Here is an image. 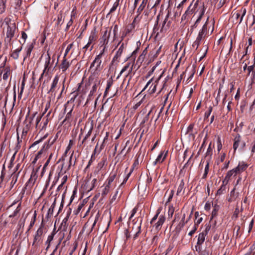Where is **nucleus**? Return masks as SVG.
<instances>
[{
  "instance_id": "052dcab7",
  "label": "nucleus",
  "mask_w": 255,
  "mask_h": 255,
  "mask_svg": "<svg viewBox=\"0 0 255 255\" xmlns=\"http://www.w3.org/2000/svg\"><path fill=\"white\" fill-rule=\"evenodd\" d=\"M47 136V134H45L42 137H41L38 140H37L35 141V142H34V143L31 145V146L32 147V146H33L38 144L39 143L41 142L43 140H44L45 138H46Z\"/></svg>"
},
{
  "instance_id": "423d86ee",
  "label": "nucleus",
  "mask_w": 255,
  "mask_h": 255,
  "mask_svg": "<svg viewBox=\"0 0 255 255\" xmlns=\"http://www.w3.org/2000/svg\"><path fill=\"white\" fill-rule=\"evenodd\" d=\"M102 58L96 56L94 60L92 62L90 67V70L95 73L96 71H100L102 68L101 66Z\"/></svg>"
},
{
  "instance_id": "393cba45",
  "label": "nucleus",
  "mask_w": 255,
  "mask_h": 255,
  "mask_svg": "<svg viewBox=\"0 0 255 255\" xmlns=\"http://www.w3.org/2000/svg\"><path fill=\"white\" fill-rule=\"evenodd\" d=\"M22 49V46H21L20 48H18L14 50L11 54L10 56L14 59H17L19 57V52L21 51Z\"/></svg>"
},
{
  "instance_id": "c03bdc74",
  "label": "nucleus",
  "mask_w": 255,
  "mask_h": 255,
  "mask_svg": "<svg viewBox=\"0 0 255 255\" xmlns=\"http://www.w3.org/2000/svg\"><path fill=\"white\" fill-rule=\"evenodd\" d=\"M21 210L20 204H19L13 213L9 216V218H13L17 216V215L19 213V211Z\"/></svg>"
},
{
  "instance_id": "5fc2aeb1",
  "label": "nucleus",
  "mask_w": 255,
  "mask_h": 255,
  "mask_svg": "<svg viewBox=\"0 0 255 255\" xmlns=\"http://www.w3.org/2000/svg\"><path fill=\"white\" fill-rule=\"evenodd\" d=\"M73 46V43H72L67 46V47L65 50V52L63 57L66 58V56L67 55L68 53H69V52L70 51L71 49L72 48Z\"/></svg>"
},
{
  "instance_id": "5701e85b",
  "label": "nucleus",
  "mask_w": 255,
  "mask_h": 255,
  "mask_svg": "<svg viewBox=\"0 0 255 255\" xmlns=\"http://www.w3.org/2000/svg\"><path fill=\"white\" fill-rule=\"evenodd\" d=\"M213 154V150L211 147V143L208 146L207 151L205 154V157L207 158L208 160H211L212 156Z\"/></svg>"
},
{
  "instance_id": "6e6552de",
  "label": "nucleus",
  "mask_w": 255,
  "mask_h": 255,
  "mask_svg": "<svg viewBox=\"0 0 255 255\" xmlns=\"http://www.w3.org/2000/svg\"><path fill=\"white\" fill-rule=\"evenodd\" d=\"M132 222H133V226L132 228L131 232L134 231L133 239L135 240L141 233L142 220L141 219L138 223H137V221L134 222V220H133Z\"/></svg>"
},
{
  "instance_id": "58836bf2",
  "label": "nucleus",
  "mask_w": 255,
  "mask_h": 255,
  "mask_svg": "<svg viewBox=\"0 0 255 255\" xmlns=\"http://www.w3.org/2000/svg\"><path fill=\"white\" fill-rule=\"evenodd\" d=\"M168 17H169L168 14H167L166 15V17L165 18L164 21H163L162 27L160 30V33H164V32H166L167 29L165 27V25L166 24V23L168 20Z\"/></svg>"
},
{
  "instance_id": "dca6fc26",
  "label": "nucleus",
  "mask_w": 255,
  "mask_h": 255,
  "mask_svg": "<svg viewBox=\"0 0 255 255\" xmlns=\"http://www.w3.org/2000/svg\"><path fill=\"white\" fill-rule=\"evenodd\" d=\"M125 47H126V45H125V43H122L121 44L119 49L117 51L115 55L114 56V57L113 59V60H112L113 62L114 61L118 60L121 57Z\"/></svg>"
},
{
  "instance_id": "09e8293b",
  "label": "nucleus",
  "mask_w": 255,
  "mask_h": 255,
  "mask_svg": "<svg viewBox=\"0 0 255 255\" xmlns=\"http://www.w3.org/2000/svg\"><path fill=\"white\" fill-rule=\"evenodd\" d=\"M226 156V154L225 153H223L221 154V156L216 161L217 165L220 164V163L223 162L224 161Z\"/></svg>"
},
{
  "instance_id": "13d9d810",
  "label": "nucleus",
  "mask_w": 255,
  "mask_h": 255,
  "mask_svg": "<svg viewBox=\"0 0 255 255\" xmlns=\"http://www.w3.org/2000/svg\"><path fill=\"white\" fill-rule=\"evenodd\" d=\"M146 5L142 3H141V4H140V5L139 6V7H138L137 9V13L139 14H140V13H141V12L143 11V10L144 9V8H145Z\"/></svg>"
},
{
  "instance_id": "79ce46f5",
  "label": "nucleus",
  "mask_w": 255,
  "mask_h": 255,
  "mask_svg": "<svg viewBox=\"0 0 255 255\" xmlns=\"http://www.w3.org/2000/svg\"><path fill=\"white\" fill-rule=\"evenodd\" d=\"M132 172V169H130L129 172L127 174V175L125 177L123 182L119 186V188H121L122 186H123L125 184H126V183L128 180L129 176H130Z\"/></svg>"
},
{
  "instance_id": "de8ad7c7",
  "label": "nucleus",
  "mask_w": 255,
  "mask_h": 255,
  "mask_svg": "<svg viewBox=\"0 0 255 255\" xmlns=\"http://www.w3.org/2000/svg\"><path fill=\"white\" fill-rule=\"evenodd\" d=\"M130 63H128L123 68V69H122V70L121 71L119 75L117 77V79H119V77L121 76V75L124 72H125L126 71H127L129 68V66H130Z\"/></svg>"
},
{
  "instance_id": "20e7f679",
  "label": "nucleus",
  "mask_w": 255,
  "mask_h": 255,
  "mask_svg": "<svg viewBox=\"0 0 255 255\" xmlns=\"http://www.w3.org/2000/svg\"><path fill=\"white\" fill-rule=\"evenodd\" d=\"M54 59H53L51 61L50 54L47 52L46 57L45 58V62L44 63V70L40 75L39 80H41L42 79L44 74L45 75V76H46L48 74L49 70L52 68V66L54 63Z\"/></svg>"
},
{
  "instance_id": "338daca9",
  "label": "nucleus",
  "mask_w": 255,
  "mask_h": 255,
  "mask_svg": "<svg viewBox=\"0 0 255 255\" xmlns=\"http://www.w3.org/2000/svg\"><path fill=\"white\" fill-rule=\"evenodd\" d=\"M201 41V40L199 39L198 38H197L196 40L193 42L192 46L196 47V48L197 49L200 44Z\"/></svg>"
},
{
  "instance_id": "f03ea898",
  "label": "nucleus",
  "mask_w": 255,
  "mask_h": 255,
  "mask_svg": "<svg viewBox=\"0 0 255 255\" xmlns=\"http://www.w3.org/2000/svg\"><path fill=\"white\" fill-rule=\"evenodd\" d=\"M44 227L42 224H41L39 228L36 232L34 236L32 246L35 248H38L43 242Z\"/></svg>"
},
{
  "instance_id": "4468645a",
  "label": "nucleus",
  "mask_w": 255,
  "mask_h": 255,
  "mask_svg": "<svg viewBox=\"0 0 255 255\" xmlns=\"http://www.w3.org/2000/svg\"><path fill=\"white\" fill-rule=\"evenodd\" d=\"M248 167V164L245 162H240L238 165L234 168L235 171L237 174L241 173V172L245 171Z\"/></svg>"
},
{
  "instance_id": "aec40b11",
  "label": "nucleus",
  "mask_w": 255,
  "mask_h": 255,
  "mask_svg": "<svg viewBox=\"0 0 255 255\" xmlns=\"http://www.w3.org/2000/svg\"><path fill=\"white\" fill-rule=\"evenodd\" d=\"M55 139H54L51 142L50 144H49V143H45L44 144V145H43L42 148L38 152V153L36 154V155L35 156V157H36L37 158L39 159L40 158L41 155L42 154L44 149L45 148H46V149L48 148L49 147V146L54 143V142L55 141Z\"/></svg>"
},
{
  "instance_id": "a19ab883",
  "label": "nucleus",
  "mask_w": 255,
  "mask_h": 255,
  "mask_svg": "<svg viewBox=\"0 0 255 255\" xmlns=\"http://www.w3.org/2000/svg\"><path fill=\"white\" fill-rule=\"evenodd\" d=\"M118 29H119L118 25L117 24H115L114 26L113 30V35H114L113 37V41H115L116 40V39L117 38V35L118 32Z\"/></svg>"
},
{
  "instance_id": "f8f14e48",
  "label": "nucleus",
  "mask_w": 255,
  "mask_h": 255,
  "mask_svg": "<svg viewBox=\"0 0 255 255\" xmlns=\"http://www.w3.org/2000/svg\"><path fill=\"white\" fill-rule=\"evenodd\" d=\"M167 153V151L166 152L161 151L155 160L153 162V165L155 166L157 163H162L166 158Z\"/></svg>"
},
{
  "instance_id": "473e14b6",
  "label": "nucleus",
  "mask_w": 255,
  "mask_h": 255,
  "mask_svg": "<svg viewBox=\"0 0 255 255\" xmlns=\"http://www.w3.org/2000/svg\"><path fill=\"white\" fill-rule=\"evenodd\" d=\"M246 9L245 8H244L243 10H241L240 12L236 13V18H239L241 15V14L242 13V16H241V18L240 19V22H239L240 23H241V22L242 21V20L243 19V17L245 16V15L246 14ZM235 14V13L234 14V15Z\"/></svg>"
},
{
  "instance_id": "cd10ccee",
  "label": "nucleus",
  "mask_w": 255,
  "mask_h": 255,
  "mask_svg": "<svg viewBox=\"0 0 255 255\" xmlns=\"http://www.w3.org/2000/svg\"><path fill=\"white\" fill-rule=\"evenodd\" d=\"M51 111H52V110H50L47 113L46 116V119H45L44 118L43 119V126L42 127V128H41V130H43V129H44L46 128V127H47V125L48 124V123L49 122V119L48 118V117L50 115L51 113Z\"/></svg>"
},
{
  "instance_id": "ea45409f",
  "label": "nucleus",
  "mask_w": 255,
  "mask_h": 255,
  "mask_svg": "<svg viewBox=\"0 0 255 255\" xmlns=\"http://www.w3.org/2000/svg\"><path fill=\"white\" fill-rule=\"evenodd\" d=\"M110 188H111L110 185L106 184V186H105L103 190V191L102 193V196L103 197L106 196L109 192Z\"/></svg>"
},
{
  "instance_id": "bb28decb",
  "label": "nucleus",
  "mask_w": 255,
  "mask_h": 255,
  "mask_svg": "<svg viewBox=\"0 0 255 255\" xmlns=\"http://www.w3.org/2000/svg\"><path fill=\"white\" fill-rule=\"evenodd\" d=\"M117 176V173L115 172H112L110 175L109 177L107 180V184L111 185L112 183L114 181V180L115 179L116 177Z\"/></svg>"
},
{
  "instance_id": "4be33fe9",
  "label": "nucleus",
  "mask_w": 255,
  "mask_h": 255,
  "mask_svg": "<svg viewBox=\"0 0 255 255\" xmlns=\"http://www.w3.org/2000/svg\"><path fill=\"white\" fill-rule=\"evenodd\" d=\"M73 111V107L70 109L69 111L67 113L66 115V117L64 121H63V123L65 122H67L70 124L72 122V112Z\"/></svg>"
},
{
  "instance_id": "a211bd4d",
  "label": "nucleus",
  "mask_w": 255,
  "mask_h": 255,
  "mask_svg": "<svg viewBox=\"0 0 255 255\" xmlns=\"http://www.w3.org/2000/svg\"><path fill=\"white\" fill-rule=\"evenodd\" d=\"M234 143L233 144V148L236 151L239 146V143L241 140V136L239 134H237L234 138Z\"/></svg>"
},
{
  "instance_id": "bf43d9fd",
  "label": "nucleus",
  "mask_w": 255,
  "mask_h": 255,
  "mask_svg": "<svg viewBox=\"0 0 255 255\" xmlns=\"http://www.w3.org/2000/svg\"><path fill=\"white\" fill-rule=\"evenodd\" d=\"M63 20V15L62 13H59L57 16V25H61L62 24L61 21Z\"/></svg>"
},
{
  "instance_id": "69168bd1",
  "label": "nucleus",
  "mask_w": 255,
  "mask_h": 255,
  "mask_svg": "<svg viewBox=\"0 0 255 255\" xmlns=\"http://www.w3.org/2000/svg\"><path fill=\"white\" fill-rule=\"evenodd\" d=\"M225 190V187L223 185L221 186V187L218 190L217 192V195H220L224 193V191Z\"/></svg>"
},
{
  "instance_id": "49530a36",
  "label": "nucleus",
  "mask_w": 255,
  "mask_h": 255,
  "mask_svg": "<svg viewBox=\"0 0 255 255\" xmlns=\"http://www.w3.org/2000/svg\"><path fill=\"white\" fill-rule=\"evenodd\" d=\"M175 211L174 207L173 205H170L168 207V216L169 217L171 218L172 217L174 212Z\"/></svg>"
},
{
  "instance_id": "c9c22d12",
  "label": "nucleus",
  "mask_w": 255,
  "mask_h": 255,
  "mask_svg": "<svg viewBox=\"0 0 255 255\" xmlns=\"http://www.w3.org/2000/svg\"><path fill=\"white\" fill-rule=\"evenodd\" d=\"M12 178H11V181L10 182V186L11 188H12L14 185L16 183L17 180L18 176V173L17 174H14V173H13L11 175Z\"/></svg>"
},
{
  "instance_id": "a878e982",
  "label": "nucleus",
  "mask_w": 255,
  "mask_h": 255,
  "mask_svg": "<svg viewBox=\"0 0 255 255\" xmlns=\"http://www.w3.org/2000/svg\"><path fill=\"white\" fill-rule=\"evenodd\" d=\"M4 74H3L2 78L4 80H7L9 76L11 74V70L10 67L7 66L4 69Z\"/></svg>"
},
{
  "instance_id": "0e129e2a",
  "label": "nucleus",
  "mask_w": 255,
  "mask_h": 255,
  "mask_svg": "<svg viewBox=\"0 0 255 255\" xmlns=\"http://www.w3.org/2000/svg\"><path fill=\"white\" fill-rule=\"evenodd\" d=\"M92 132V128H90V129L88 131L83 139L82 140V143H84L85 141L89 138V137L91 135Z\"/></svg>"
},
{
  "instance_id": "412c9836",
  "label": "nucleus",
  "mask_w": 255,
  "mask_h": 255,
  "mask_svg": "<svg viewBox=\"0 0 255 255\" xmlns=\"http://www.w3.org/2000/svg\"><path fill=\"white\" fill-rule=\"evenodd\" d=\"M220 209V206L218 205V204H215L214 206H213V210L212 212V214H211V219H210V220H213V219L216 217V216H217L218 215V212L219 211Z\"/></svg>"
},
{
  "instance_id": "f704fd0d",
  "label": "nucleus",
  "mask_w": 255,
  "mask_h": 255,
  "mask_svg": "<svg viewBox=\"0 0 255 255\" xmlns=\"http://www.w3.org/2000/svg\"><path fill=\"white\" fill-rule=\"evenodd\" d=\"M55 201L51 205V207L49 209L47 214L46 215V218H48L53 215V210L55 206Z\"/></svg>"
},
{
  "instance_id": "774afa93",
  "label": "nucleus",
  "mask_w": 255,
  "mask_h": 255,
  "mask_svg": "<svg viewBox=\"0 0 255 255\" xmlns=\"http://www.w3.org/2000/svg\"><path fill=\"white\" fill-rule=\"evenodd\" d=\"M134 28H133V26L128 25L127 27V28L126 29V32H127V33H128V34L130 33H131L134 30Z\"/></svg>"
},
{
  "instance_id": "864d4df0",
  "label": "nucleus",
  "mask_w": 255,
  "mask_h": 255,
  "mask_svg": "<svg viewBox=\"0 0 255 255\" xmlns=\"http://www.w3.org/2000/svg\"><path fill=\"white\" fill-rule=\"evenodd\" d=\"M24 86H25V79L24 78L23 80H22V83H21V88H20V91L18 93V97L21 98L22 94V93L23 92V90H24Z\"/></svg>"
},
{
  "instance_id": "c756f323",
  "label": "nucleus",
  "mask_w": 255,
  "mask_h": 255,
  "mask_svg": "<svg viewBox=\"0 0 255 255\" xmlns=\"http://www.w3.org/2000/svg\"><path fill=\"white\" fill-rule=\"evenodd\" d=\"M33 47L34 46L33 43H31L27 46V48H26V55L24 57V60H25L26 57H29L30 56Z\"/></svg>"
},
{
  "instance_id": "9d476101",
  "label": "nucleus",
  "mask_w": 255,
  "mask_h": 255,
  "mask_svg": "<svg viewBox=\"0 0 255 255\" xmlns=\"http://www.w3.org/2000/svg\"><path fill=\"white\" fill-rule=\"evenodd\" d=\"M37 170L36 171L34 170V169L32 170L31 173L30 177L26 183V187H29V188H31L34 184L37 178Z\"/></svg>"
},
{
  "instance_id": "6e6d98bb",
  "label": "nucleus",
  "mask_w": 255,
  "mask_h": 255,
  "mask_svg": "<svg viewBox=\"0 0 255 255\" xmlns=\"http://www.w3.org/2000/svg\"><path fill=\"white\" fill-rule=\"evenodd\" d=\"M95 159V156H94V154H92V155L91 157V159L89 160V161L88 162V165L85 168V170H86L87 169H88L90 167V165L93 163V162Z\"/></svg>"
},
{
  "instance_id": "3c124183",
  "label": "nucleus",
  "mask_w": 255,
  "mask_h": 255,
  "mask_svg": "<svg viewBox=\"0 0 255 255\" xmlns=\"http://www.w3.org/2000/svg\"><path fill=\"white\" fill-rule=\"evenodd\" d=\"M101 47H103L102 50L100 51V53L98 55H97L96 56L102 58L104 54L105 51L107 47V45L101 44Z\"/></svg>"
},
{
  "instance_id": "37998d69",
  "label": "nucleus",
  "mask_w": 255,
  "mask_h": 255,
  "mask_svg": "<svg viewBox=\"0 0 255 255\" xmlns=\"http://www.w3.org/2000/svg\"><path fill=\"white\" fill-rule=\"evenodd\" d=\"M143 15L145 16H147L148 15V13L147 12L144 11L143 15L140 16H139L140 14H138L137 15V16L134 18V19L133 20V23L138 22L140 19H141Z\"/></svg>"
},
{
  "instance_id": "1a4fd4ad",
  "label": "nucleus",
  "mask_w": 255,
  "mask_h": 255,
  "mask_svg": "<svg viewBox=\"0 0 255 255\" xmlns=\"http://www.w3.org/2000/svg\"><path fill=\"white\" fill-rule=\"evenodd\" d=\"M211 226L209 225H206V228L204 231L200 233L198 235L197 244L201 245L205 241V237L206 236L208 232L210 230Z\"/></svg>"
},
{
  "instance_id": "7ed1b4c3",
  "label": "nucleus",
  "mask_w": 255,
  "mask_h": 255,
  "mask_svg": "<svg viewBox=\"0 0 255 255\" xmlns=\"http://www.w3.org/2000/svg\"><path fill=\"white\" fill-rule=\"evenodd\" d=\"M16 30V26L14 23L7 24L6 30V37L4 38L5 44L10 43L12 38L13 37Z\"/></svg>"
},
{
  "instance_id": "9b49d317",
  "label": "nucleus",
  "mask_w": 255,
  "mask_h": 255,
  "mask_svg": "<svg viewBox=\"0 0 255 255\" xmlns=\"http://www.w3.org/2000/svg\"><path fill=\"white\" fill-rule=\"evenodd\" d=\"M165 217L164 215H161L159 216L157 222L153 225V227L157 231H159L161 229L163 224L165 221Z\"/></svg>"
},
{
  "instance_id": "4d7b16f0",
  "label": "nucleus",
  "mask_w": 255,
  "mask_h": 255,
  "mask_svg": "<svg viewBox=\"0 0 255 255\" xmlns=\"http://www.w3.org/2000/svg\"><path fill=\"white\" fill-rule=\"evenodd\" d=\"M212 109H213L212 107H211V106L209 107L208 110L207 111H206L205 113L204 120H206L209 118L211 113H212Z\"/></svg>"
},
{
  "instance_id": "f3484780",
  "label": "nucleus",
  "mask_w": 255,
  "mask_h": 255,
  "mask_svg": "<svg viewBox=\"0 0 255 255\" xmlns=\"http://www.w3.org/2000/svg\"><path fill=\"white\" fill-rule=\"evenodd\" d=\"M70 64L66 59V58L63 57L61 64L59 65V68L62 70L63 72H65L70 66Z\"/></svg>"
},
{
  "instance_id": "0eeeda50",
  "label": "nucleus",
  "mask_w": 255,
  "mask_h": 255,
  "mask_svg": "<svg viewBox=\"0 0 255 255\" xmlns=\"http://www.w3.org/2000/svg\"><path fill=\"white\" fill-rule=\"evenodd\" d=\"M59 80V76L56 75L52 80L50 88L48 91V93L51 94V95L53 94L54 96H55L57 89L59 88L60 86V84L58 83Z\"/></svg>"
},
{
  "instance_id": "4c0bfd02",
  "label": "nucleus",
  "mask_w": 255,
  "mask_h": 255,
  "mask_svg": "<svg viewBox=\"0 0 255 255\" xmlns=\"http://www.w3.org/2000/svg\"><path fill=\"white\" fill-rule=\"evenodd\" d=\"M159 19V16L158 15L157 17V20L154 25V27L153 29V32L154 33H156V35H158L160 32V31H159V27L158 26Z\"/></svg>"
},
{
  "instance_id": "b1692460",
  "label": "nucleus",
  "mask_w": 255,
  "mask_h": 255,
  "mask_svg": "<svg viewBox=\"0 0 255 255\" xmlns=\"http://www.w3.org/2000/svg\"><path fill=\"white\" fill-rule=\"evenodd\" d=\"M113 83V80L112 77H111L107 80V87L104 92V97H106L107 95V93L109 92L110 88L112 86Z\"/></svg>"
},
{
  "instance_id": "6ab92c4d",
  "label": "nucleus",
  "mask_w": 255,
  "mask_h": 255,
  "mask_svg": "<svg viewBox=\"0 0 255 255\" xmlns=\"http://www.w3.org/2000/svg\"><path fill=\"white\" fill-rule=\"evenodd\" d=\"M55 235V233L54 232H52V233L48 236L47 241L45 242V245L47 246L46 248V251H47L50 248L51 242L53 240Z\"/></svg>"
},
{
  "instance_id": "39448f33",
  "label": "nucleus",
  "mask_w": 255,
  "mask_h": 255,
  "mask_svg": "<svg viewBox=\"0 0 255 255\" xmlns=\"http://www.w3.org/2000/svg\"><path fill=\"white\" fill-rule=\"evenodd\" d=\"M112 27H106L105 30L102 32L101 36L99 39L100 44L102 45H108L111 34Z\"/></svg>"
},
{
  "instance_id": "603ef678",
  "label": "nucleus",
  "mask_w": 255,
  "mask_h": 255,
  "mask_svg": "<svg viewBox=\"0 0 255 255\" xmlns=\"http://www.w3.org/2000/svg\"><path fill=\"white\" fill-rule=\"evenodd\" d=\"M97 84H96V83H95L94 85L92 86V89L90 92V93L89 94V97L92 96L94 94V93L97 91Z\"/></svg>"
},
{
  "instance_id": "680f3d73",
  "label": "nucleus",
  "mask_w": 255,
  "mask_h": 255,
  "mask_svg": "<svg viewBox=\"0 0 255 255\" xmlns=\"http://www.w3.org/2000/svg\"><path fill=\"white\" fill-rule=\"evenodd\" d=\"M50 101H48L46 103L45 107V109H44V112H43V113L42 114V116H44V115L47 112V111L50 108Z\"/></svg>"
},
{
  "instance_id": "ddd939ff",
  "label": "nucleus",
  "mask_w": 255,
  "mask_h": 255,
  "mask_svg": "<svg viewBox=\"0 0 255 255\" xmlns=\"http://www.w3.org/2000/svg\"><path fill=\"white\" fill-rule=\"evenodd\" d=\"M208 20L209 17L207 18L205 23L203 26L201 30L199 31L197 37L199 39L202 40L203 38H204L207 32V24Z\"/></svg>"
},
{
  "instance_id": "a18cd8bd",
  "label": "nucleus",
  "mask_w": 255,
  "mask_h": 255,
  "mask_svg": "<svg viewBox=\"0 0 255 255\" xmlns=\"http://www.w3.org/2000/svg\"><path fill=\"white\" fill-rule=\"evenodd\" d=\"M119 2L120 0H116V1L113 4L112 7L111 8L110 10V13H113L116 10V9L117 8L118 6L119 5Z\"/></svg>"
},
{
  "instance_id": "7c9ffc66",
  "label": "nucleus",
  "mask_w": 255,
  "mask_h": 255,
  "mask_svg": "<svg viewBox=\"0 0 255 255\" xmlns=\"http://www.w3.org/2000/svg\"><path fill=\"white\" fill-rule=\"evenodd\" d=\"M233 174H235V175H236V174H237V172L235 171V170L234 169H232V170H229L227 173L226 174V175L225 176V180H226L227 181H228L231 177L233 175Z\"/></svg>"
},
{
  "instance_id": "2eb2a0df",
  "label": "nucleus",
  "mask_w": 255,
  "mask_h": 255,
  "mask_svg": "<svg viewBox=\"0 0 255 255\" xmlns=\"http://www.w3.org/2000/svg\"><path fill=\"white\" fill-rule=\"evenodd\" d=\"M37 112H35L33 113L31 116H29V113L27 114L26 116V119H25V122L27 123L25 126V128L26 130H28L31 125L32 121L33 120V119L35 117V116L37 115Z\"/></svg>"
},
{
  "instance_id": "c85d7f7f",
  "label": "nucleus",
  "mask_w": 255,
  "mask_h": 255,
  "mask_svg": "<svg viewBox=\"0 0 255 255\" xmlns=\"http://www.w3.org/2000/svg\"><path fill=\"white\" fill-rule=\"evenodd\" d=\"M97 38V36L96 33V29H95L94 30L91 31V34L89 37L88 41L89 42V43H92L93 41L96 40Z\"/></svg>"
},
{
  "instance_id": "f257e3e1",
  "label": "nucleus",
  "mask_w": 255,
  "mask_h": 255,
  "mask_svg": "<svg viewBox=\"0 0 255 255\" xmlns=\"http://www.w3.org/2000/svg\"><path fill=\"white\" fill-rule=\"evenodd\" d=\"M205 11V7L204 2H200L199 0H197L195 3L191 2L186 10V13H193L195 15L198 13V17L195 21L193 26L196 27L200 22L202 16H203Z\"/></svg>"
},
{
  "instance_id": "e433bc0d",
  "label": "nucleus",
  "mask_w": 255,
  "mask_h": 255,
  "mask_svg": "<svg viewBox=\"0 0 255 255\" xmlns=\"http://www.w3.org/2000/svg\"><path fill=\"white\" fill-rule=\"evenodd\" d=\"M254 66H255L254 65H251V66H248V67L247 68V70L248 72V76H249L251 74V76L254 78L255 76V71L254 70Z\"/></svg>"
},
{
  "instance_id": "2f4dec72",
  "label": "nucleus",
  "mask_w": 255,
  "mask_h": 255,
  "mask_svg": "<svg viewBox=\"0 0 255 255\" xmlns=\"http://www.w3.org/2000/svg\"><path fill=\"white\" fill-rule=\"evenodd\" d=\"M184 182L183 179H182L180 181V183L178 185L177 192H176V195H177V196L180 195V193H181V192L183 191V190L184 189Z\"/></svg>"
},
{
  "instance_id": "8fccbe9b",
  "label": "nucleus",
  "mask_w": 255,
  "mask_h": 255,
  "mask_svg": "<svg viewBox=\"0 0 255 255\" xmlns=\"http://www.w3.org/2000/svg\"><path fill=\"white\" fill-rule=\"evenodd\" d=\"M68 226V223H61L59 230H60L61 231L64 232H66V231L67 230Z\"/></svg>"
},
{
  "instance_id": "e2e57ef3",
  "label": "nucleus",
  "mask_w": 255,
  "mask_h": 255,
  "mask_svg": "<svg viewBox=\"0 0 255 255\" xmlns=\"http://www.w3.org/2000/svg\"><path fill=\"white\" fill-rule=\"evenodd\" d=\"M71 209H69V211L67 212V216L63 219V220L62 221V223H68V221L70 215L71 214Z\"/></svg>"
},
{
  "instance_id": "72a5a7b5",
  "label": "nucleus",
  "mask_w": 255,
  "mask_h": 255,
  "mask_svg": "<svg viewBox=\"0 0 255 255\" xmlns=\"http://www.w3.org/2000/svg\"><path fill=\"white\" fill-rule=\"evenodd\" d=\"M36 216H37L36 211H35L34 213V214H33V217H32V219L31 220L30 224L29 225V227H28V229L27 230V232H28L32 228V227L33 226V225H34L35 222L36 221Z\"/></svg>"
}]
</instances>
